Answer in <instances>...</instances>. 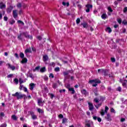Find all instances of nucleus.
I'll return each mask as SVG.
<instances>
[{"mask_svg":"<svg viewBox=\"0 0 127 127\" xmlns=\"http://www.w3.org/2000/svg\"><path fill=\"white\" fill-rule=\"evenodd\" d=\"M19 82L20 83V84H22V83H24V81H23V80L21 79V78L19 79Z\"/></svg>","mask_w":127,"mask_h":127,"instance_id":"nucleus-39","label":"nucleus"},{"mask_svg":"<svg viewBox=\"0 0 127 127\" xmlns=\"http://www.w3.org/2000/svg\"><path fill=\"white\" fill-rule=\"evenodd\" d=\"M13 16L14 18H16V17H17V10H13Z\"/></svg>","mask_w":127,"mask_h":127,"instance_id":"nucleus-10","label":"nucleus"},{"mask_svg":"<svg viewBox=\"0 0 127 127\" xmlns=\"http://www.w3.org/2000/svg\"><path fill=\"white\" fill-rule=\"evenodd\" d=\"M0 117H4V113H3V112H0Z\"/></svg>","mask_w":127,"mask_h":127,"instance_id":"nucleus-49","label":"nucleus"},{"mask_svg":"<svg viewBox=\"0 0 127 127\" xmlns=\"http://www.w3.org/2000/svg\"><path fill=\"white\" fill-rule=\"evenodd\" d=\"M3 19H4V20L5 21H7V17L4 16V17H3Z\"/></svg>","mask_w":127,"mask_h":127,"instance_id":"nucleus-63","label":"nucleus"},{"mask_svg":"<svg viewBox=\"0 0 127 127\" xmlns=\"http://www.w3.org/2000/svg\"><path fill=\"white\" fill-rule=\"evenodd\" d=\"M13 81L16 84V85H17V84H18V79L17 78L14 79Z\"/></svg>","mask_w":127,"mask_h":127,"instance_id":"nucleus-31","label":"nucleus"},{"mask_svg":"<svg viewBox=\"0 0 127 127\" xmlns=\"http://www.w3.org/2000/svg\"><path fill=\"white\" fill-rule=\"evenodd\" d=\"M31 52V48H29L27 49L25 51V53L26 54L27 53H30Z\"/></svg>","mask_w":127,"mask_h":127,"instance_id":"nucleus-19","label":"nucleus"},{"mask_svg":"<svg viewBox=\"0 0 127 127\" xmlns=\"http://www.w3.org/2000/svg\"><path fill=\"white\" fill-rule=\"evenodd\" d=\"M94 83V84H93ZM101 83V80L99 79H95L94 80H90L89 81V84H93L92 87H97L98 84H100Z\"/></svg>","mask_w":127,"mask_h":127,"instance_id":"nucleus-1","label":"nucleus"},{"mask_svg":"<svg viewBox=\"0 0 127 127\" xmlns=\"http://www.w3.org/2000/svg\"><path fill=\"white\" fill-rule=\"evenodd\" d=\"M98 72V73H100V74H104V76H107L108 75L106 73V70L104 69H99Z\"/></svg>","mask_w":127,"mask_h":127,"instance_id":"nucleus-6","label":"nucleus"},{"mask_svg":"<svg viewBox=\"0 0 127 127\" xmlns=\"http://www.w3.org/2000/svg\"><path fill=\"white\" fill-rule=\"evenodd\" d=\"M46 71V68L45 67H43L41 68L40 70V71L41 72V73H43Z\"/></svg>","mask_w":127,"mask_h":127,"instance_id":"nucleus-21","label":"nucleus"},{"mask_svg":"<svg viewBox=\"0 0 127 127\" xmlns=\"http://www.w3.org/2000/svg\"><path fill=\"white\" fill-rule=\"evenodd\" d=\"M107 17H108V16L107 15V14H106V13H103L101 15V18H102V19H106V18H107Z\"/></svg>","mask_w":127,"mask_h":127,"instance_id":"nucleus-17","label":"nucleus"},{"mask_svg":"<svg viewBox=\"0 0 127 127\" xmlns=\"http://www.w3.org/2000/svg\"><path fill=\"white\" fill-rule=\"evenodd\" d=\"M22 34H23V35H24V36H25V37H26V38H29V39H32V38H33L32 36L29 35L28 33L27 32H23Z\"/></svg>","mask_w":127,"mask_h":127,"instance_id":"nucleus-5","label":"nucleus"},{"mask_svg":"<svg viewBox=\"0 0 127 127\" xmlns=\"http://www.w3.org/2000/svg\"><path fill=\"white\" fill-rule=\"evenodd\" d=\"M22 35H23L22 33L18 35L17 38L19 40H22Z\"/></svg>","mask_w":127,"mask_h":127,"instance_id":"nucleus-18","label":"nucleus"},{"mask_svg":"<svg viewBox=\"0 0 127 127\" xmlns=\"http://www.w3.org/2000/svg\"><path fill=\"white\" fill-rule=\"evenodd\" d=\"M28 114L29 115H31V116H32L33 115H34V112L33 111H30L28 112Z\"/></svg>","mask_w":127,"mask_h":127,"instance_id":"nucleus-32","label":"nucleus"},{"mask_svg":"<svg viewBox=\"0 0 127 127\" xmlns=\"http://www.w3.org/2000/svg\"><path fill=\"white\" fill-rule=\"evenodd\" d=\"M94 102H95V103L96 104H98V103H99V99H98V98H94Z\"/></svg>","mask_w":127,"mask_h":127,"instance_id":"nucleus-36","label":"nucleus"},{"mask_svg":"<svg viewBox=\"0 0 127 127\" xmlns=\"http://www.w3.org/2000/svg\"><path fill=\"white\" fill-rule=\"evenodd\" d=\"M50 66H53V67H55V64L53 62L50 64Z\"/></svg>","mask_w":127,"mask_h":127,"instance_id":"nucleus-48","label":"nucleus"},{"mask_svg":"<svg viewBox=\"0 0 127 127\" xmlns=\"http://www.w3.org/2000/svg\"><path fill=\"white\" fill-rule=\"evenodd\" d=\"M86 7H87V8H89L90 9V8H93V5H90V4H87V5H86Z\"/></svg>","mask_w":127,"mask_h":127,"instance_id":"nucleus-27","label":"nucleus"},{"mask_svg":"<svg viewBox=\"0 0 127 127\" xmlns=\"http://www.w3.org/2000/svg\"><path fill=\"white\" fill-rule=\"evenodd\" d=\"M81 25H83V27H84V28H87V27H88V23H82Z\"/></svg>","mask_w":127,"mask_h":127,"instance_id":"nucleus-24","label":"nucleus"},{"mask_svg":"<svg viewBox=\"0 0 127 127\" xmlns=\"http://www.w3.org/2000/svg\"><path fill=\"white\" fill-rule=\"evenodd\" d=\"M29 86H30V90H31V91H32L33 89H34V87H35V84L30 83L29 84Z\"/></svg>","mask_w":127,"mask_h":127,"instance_id":"nucleus-13","label":"nucleus"},{"mask_svg":"<svg viewBox=\"0 0 127 127\" xmlns=\"http://www.w3.org/2000/svg\"><path fill=\"white\" fill-rule=\"evenodd\" d=\"M17 22L18 23H21V24H24V23H23L21 20H18Z\"/></svg>","mask_w":127,"mask_h":127,"instance_id":"nucleus-52","label":"nucleus"},{"mask_svg":"<svg viewBox=\"0 0 127 127\" xmlns=\"http://www.w3.org/2000/svg\"><path fill=\"white\" fill-rule=\"evenodd\" d=\"M63 74L64 77V80H67V79H69V78H70V75H69V74H73V70L64 71Z\"/></svg>","mask_w":127,"mask_h":127,"instance_id":"nucleus-2","label":"nucleus"},{"mask_svg":"<svg viewBox=\"0 0 127 127\" xmlns=\"http://www.w3.org/2000/svg\"><path fill=\"white\" fill-rule=\"evenodd\" d=\"M48 56L47 55H45L43 57V60L44 62H46L48 60Z\"/></svg>","mask_w":127,"mask_h":127,"instance_id":"nucleus-15","label":"nucleus"},{"mask_svg":"<svg viewBox=\"0 0 127 127\" xmlns=\"http://www.w3.org/2000/svg\"><path fill=\"white\" fill-rule=\"evenodd\" d=\"M68 90L70 92H71V94H75V90H74V88H68Z\"/></svg>","mask_w":127,"mask_h":127,"instance_id":"nucleus-20","label":"nucleus"},{"mask_svg":"<svg viewBox=\"0 0 127 127\" xmlns=\"http://www.w3.org/2000/svg\"><path fill=\"white\" fill-rule=\"evenodd\" d=\"M122 85L124 87V88H126L127 89V84L125 82H123L122 83Z\"/></svg>","mask_w":127,"mask_h":127,"instance_id":"nucleus-35","label":"nucleus"},{"mask_svg":"<svg viewBox=\"0 0 127 127\" xmlns=\"http://www.w3.org/2000/svg\"><path fill=\"white\" fill-rule=\"evenodd\" d=\"M49 95L50 96L51 99H53V98H54V94L52 93H49Z\"/></svg>","mask_w":127,"mask_h":127,"instance_id":"nucleus-42","label":"nucleus"},{"mask_svg":"<svg viewBox=\"0 0 127 127\" xmlns=\"http://www.w3.org/2000/svg\"><path fill=\"white\" fill-rule=\"evenodd\" d=\"M39 69H40V66H38L35 67L34 69H33V71L35 72V71H39Z\"/></svg>","mask_w":127,"mask_h":127,"instance_id":"nucleus-26","label":"nucleus"},{"mask_svg":"<svg viewBox=\"0 0 127 127\" xmlns=\"http://www.w3.org/2000/svg\"><path fill=\"white\" fill-rule=\"evenodd\" d=\"M106 120H107L108 122H111L112 121V117L110 114L108 113L107 116L105 117Z\"/></svg>","mask_w":127,"mask_h":127,"instance_id":"nucleus-8","label":"nucleus"},{"mask_svg":"<svg viewBox=\"0 0 127 127\" xmlns=\"http://www.w3.org/2000/svg\"><path fill=\"white\" fill-rule=\"evenodd\" d=\"M37 39H38L39 40H41L42 39V38L41 37V36H40L37 37Z\"/></svg>","mask_w":127,"mask_h":127,"instance_id":"nucleus-60","label":"nucleus"},{"mask_svg":"<svg viewBox=\"0 0 127 127\" xmlns=\"http://www.w3.org/2000/svg\"><path fill=\"white\" fill-rule=\"evenodd\" d=\"M22 64H25L27 63V59L26 58H23L21 62Z\"/></svg>","mask_w":127,"mask_h":127,"instance_id":"nucleus-14","label":"nucleus"},{"mask_svg":"<svg viewBox=\"0 0 127 127\" xmlns=\"http://www.w3.org/2000/svg\"><path fill=\"white\" fill-rule=\"evenodd\" d=\"M88 105L89 111H93L94 110V105H93V103L88 102Z\"/></svg>","mask_w":127,"mask_h":127,"instance_id":"nucleus-7","label":"nucleus"},{"mask_svg":"<svg viewBox=\"0 0 127 127\" xmlns=\"http://www.w3.org/2000/svg\"><path fill=\"white\" fill-rule=\"evenodd\" d=\"M49 77L50 78H54V75H53V73H50V75H49Z\"/></svg>","mask_w":127,"mask_h":127,"instance_id":"nucleus-57","label":"nucleus"},{"mask_svg":"<svg viewBox=\"0 0 127 127\" xmlns=\"http://www.w3.org/2000/svg\"><path fill=\"white\" fill-rule=\"evenodd\" d=\"M127 12V7H125L123 10V12L126 13Z\"/></svg>","mask_w":127,"mask_h":127,"instance_id":"nucleus-51","label":"nucleus"},{"mask_svg":"<svg viewBox=\"0 0 127 127\" xmlns=\"http://www.w3.org/2000/svg\"><path fill=\"white\" fill-rule=\"evenodd\" d=\"M123 24H124V25H127V21L126 20H124L123 22H122Z\"/></svg>","mask_w":127,"mask_h":127,"instance_id":"nucleus-40","label":"nucleus"},{"mask_svg":"<svg viewBox=\"0 0 127 127\" xmlns=\"http://www.w3.org/2000/svg\"><path fill=\"white\" fill-rule=\"evenodd\" d=\"M12 76H13V74H9V75L7 76V78H11V77H12Z\"/></svg>","mask_w":127,"mask_h":127,"instance_id":"nucleus-59","label":"nucleus"},{"mask_svg":"<svg viewBox=\"0 0 127 127\" xmlns=\"http://www.w3.org/2000/svg\"><path fill=\"white\" fill-rule=\"evenodd\" d=\"M108 111H109V107H108L107 106H106L105 111H104V110L102 109L100 112V114L101 116H105V114H107V113H108Z\"/></svg>","mask_w":127,"mask_h":127,"instance_id":"nucleus-4","label":"nucleus"},{"mask_svg":"<svg viewBox=\"0 0 127 127\" xmlns=\"http://www.w3.org/2000/svg\"><path fill=\"white\" fill-rule=\"evenodd\" d=\"M66 122H67V119L64 118L63 119V124H65V123H66Z\"/></svg>","mask_w":127,"mask_h":127,"instance_id":"nucleus-44","label":"nucleus"},{"mask_svg":"<svg viewBox=\"0 0 127 127\" xmlns=\"http://www.w3.org/2000/svg\"><path fill=\"white\" fill-rule=\"evenodd\" d=\"M77 24H79L80 23L81 20H80V18H77L76 20Z\"/></svg>","mask_w":127,"mask_h":127,"instance_id":"nucleus-41","label":"nucleus"},{"mask_svg":"<svg viewBox=\"0 0 127 127\" xmlns=\"http://www.w3.org/2000/svg\"><path fill=\"white\" fill-rule=\"evenodd\" d=\"M11 119L13 120V121H17V117L15 115H12Z\"/></svg>","mask_w":127,"mask_h":127,"instance_id":"nucleus-23","label":"nucleus"},{"mask_svg":"<svg viewBox=\"0 0 127 127\" xmlns=\"http://www.w3.org/2000/svg\"><path fill=\"white\" fill-rule=\"evenodd\" d=\"M117 90L119 91V92H122V87L119 86L117 88Z\"/></svg>","mask_w":127,"mask_h":127,"instance_id":"nucleus-50","label":"nucleus"},{"mask_svg":"<svg viewBox=\"0 0 127 127\" xmlns=\"http://www.w3.org/2000/svg\"><path fill=\"white\" fill-rule=\"evenodd\" d=\"M111 61L112 62H116V59H115L114 58H111Z\"/></svg>","mask_w":127,"mask_h":127,"instance_id":"nucleus-53","label":"nucleus"},{"mask_svg":"<svg viewBox=\"0 0 127 127\" xmlns=\"http://www.w3.org/2000/svg\"><path fill=\"white\" fill-rule=\"evenodd\" d=\"M43 103V102H42V98H40L38 99V104L39 106L42 107L43 106V104H42Z\"/></svg>","mask_w":127,"mask_h":127,"instance_id":"nucleus-11","label":"nucleus"},{"mask_svg":"<svg viewBox=\"0 0 127 127\" xmlns=\"http://www.w3.org/2000/svg\"><path fill=\"white\" fill-rule=\"evenodd\" d=\"M97 121L99 123H101V122H102V119H101V118H97Z\"/></svg>","mask_w":127,"mask_h":127,"instance_id":"nucleus-58","label":"nucleus"},{"mask_svg":"<svg viewBox=\"0 0 127 127\" xmlns=\"http://www.w3.org/2000/svg\"><path fill=\"white\" fill-rule=\"evenodd\" d=\"M23 88V89L24 88V87H23V85L20 84L19 89L21 90H22Z\"/></svg>","mask_w":127,"mask_h":127,"instance_id":"nucleus-46","label":"nucleus"},{"mask_svg":"<svg viewBox=\"0 0 127 127\" xmlns=\"http://www.w3.org/2000/svg\"><path fill=\"white\" fill-rule=\"evenodd\" d=\"M12 96L13 97H16L17 100H19V99H22V98H23L24 94H22L20 92H16L15 93L12 94Z\"/></svg>","mask_w":127,"mask_h":127,"instance_id":"nucleus-3","label":"nucleus"},{"mask_svg":"<svg viewBox=\"0 0 127 127\" xmlns=\"http://www.w3.org/2000/svg\"><path fill=\"white\" fill-rule=\"evenodd\" d=\"M1 127H6V124H2Z\"/></svg>","mask_w":127,"mask_h":127,"instance_id":"nucleus-64","label":"nucleus"},{"mask_svg":"<svg viewBox=\"0 0 127 127\" xmlns=\"http://www.w3.org/2000/svg\"><path fill=\"white\" fill-rule=\"evenodd\" d=\"M53 88L54 89H56V88H57V84H56V83H54V84H53Z\"/></svg>","mask_w":127,"mask_h":127,"instance_id":"nucleus-38","label":"nucleus"},{"mask_svg":"<svg viewBox=\"0 0 127 127\" xmlns=\"http://www.w3.org/2000/svg\"><path fill=\"white\" fill-rule=\"evenodd\" d=\"M20 57L22 59H23V58H24V54L23 53H20Z\"/></svg>","mask_w":127,"mask_h":127,"instance_id":"nucleus-30","label":"nucleus"},{"mask_svg":"<svg viewBox=\"0 0 127 127\" xmlns=\"http://www.w3.org/2000/svg\"><path fill=\"white\" fill-rule=\"evenodd\" d=\"M106 31L107 32H108L109 33H111L112 32V29H111V28H110V27H107L106 29Z\"/></svg>","mask_w":127,"mask_h":127,"instance_id":"nucleus-22","label":"nucleus"},{"mask_svg":"<svg viewBox=\"0 0 127 127\" xmlns=\"http://www.w3.org/2000/svg\"><path fill=\"white\" fill-rule=\"evenodd\" d=\"M5 4H3L2 2H0V8L2 9V8H5Z\"/></svg>","mask_w":127,"mask_h":127,"instance_id":"nucleus-16","label":"nucleus"},{"mask_svg":"<svg viewBox=\"0 0 127 127\" xmlns=\"http://www.w3.org/2000/svg\"><path fill=\"white\" fill-rule=\"evenodd\" d=\"M117 21L118 23H119L120 24H121V23H122V19L121 18L118 19Z\"/></svg>","mask_w":127,"mask_h":127,"instance_id":"nucleus-43","label":"nucleus"},{"mask_svg":"<svg viewBox=\"0 0 127 127\" xmlns=\"http://www.w3.org/2000/svg\"><path fill=\"white\" fill-rule=\"evenodd\" d=\"M37 111L38 113H40L41 114H43V110L40 108H37Z\"/></svg>","mask_w":127,"mask_h":127,"instance_id":"nucleus-28","label":"nucleus"},{"mask_svg":"<svg viewBox=\"0 0 127 127\" xmlns=\"http://www.w3.org/2000/svg\"><path fill=\"white\" fill-rule=\"evenodd\" d=\"M29 76L30 78H31V79H32L33 80V79H34L35 76L33 75V74L32 73H29Z\"/></svg>","mask_w":127,"mask_h":127,"instance_id":"nucleus-29","label":"nucleus"},{"mask_svg":"<svg viewBox=\"0 0 127 127\" xmlns=\"http://www.w3.org/2000/svg\"><path fill=\"white\" fill-rule=\"evenodd\" d=\"M85 126L86 127H91V125L89 123L86 124Z\"/></svg>","mask_w":127,"mask_h":127,"instance_id":"nucleus-61","label":"nucleus"},{"mask_svg":"<svg viewBox=\"0 0 127 127\" xmlns=\"http://www.w3.org/2000/svg\"><path fill=\"white\" fill-rule=\"evenodd\" d=\"M7 66H8V68H9V69H11L12 71L15 70V66L14 65H11L10 64H7Z\"/></svg>","mask_w":127,"mask_h":127,"instance_id":"nucleus-9","label":"nucleus"},{"mask_svg":"<svg viewBox=\"0 0 127 127\" xmlns=\"http://www.w3.org/2000/svg\"><path fill=\"white\" fill-rule=\"evenodd\" d=\"M32 119H33V120H36V119H37V116L34 114L33 115H32Z\"/></svg>","mask_w":127,"mask_h":127,"instance_id":"nucleus-34","label":"nucleus"},{"mask_svg":"<svg viewBox=\"0 0 127 127\" xmlns=\"http://www.w3.org/2000/svg\"><path fill=\"white\" fill-rule=\"evenodd\" d=\"M65 91V89L60 90V93H64Z\"/></svg>","mask_w":127,"mask_h":127,"instance_id":"nucleus-56","label":"nucleus"},{"mask_svg":"<svg viewBox=\"0 0 127 127\" xmlns=\"http://www.w3.org/2000/svg\"><path fill=\"white\" fill-rule=\"evenodd\" d=\"M69 2H66L65 3V1H63V5H64V6H69Z\"/></svg>","mask_w":127,"mask_h":127,"instance_id":"nucleus-25","label":"nucleus"},{"mask_svg":"<svg viewBox=\"0 0 127 127\" xmlns=\"http://www.w3.org/2000/svg\"><path fill=\"white\" fill-rule=\"evenodd\" d=\"M17 6L18 7V8H20V7H21V6H22L21 3H18L17 4Z\"/></svg>","mask_w":127,"mask_h":127,"instance_id":"nucleus-45","label":"nucleus"},{"mask_svg":"<svg viewBox=\"0 0 127 127\" xmlns=\"http://www.w3.org/2000/svg\"><path fill=\"white\" fill-rule=\"evenodd\" d=\"M81 94H82L83 95H85V96H88V95H89L88 92H87V91H86V90L85 89H82L81 90Z\"/></svg>","mask_w":127,"mask_h":127,"instance_id":"nucleus-12","label":"nucleus"},{"mask_svg":"<svg viewBox=\"0 0 127 127\" xmlns=\"http://www.w3.org/2000/svg\"><path fill=\"white\" fill-rule=\"evenodd\" d=\"M93 120H94V121H97L98 117H97V116H93Z\"/></svg>","mask_w":127,"mask_h":127,"instance_id":"nucleus-55","label":"nucleus"},{"mask_svg":"<svg viewBox=\"0 0 127 127\" xmlns=\"http://www.w3.org/2000/svg\"><path fill=\"white\" fill-rule=\"evenodd\" d=\"M108 10L110 11V12H113V9L110 6L108 7Z\"/></svg>","mask_w":127,"mask_h":127,"instance_id":"nucleus-37","label":"nucleus"},{"mask_svg":"<svg viewBox=\"0 0 127 127\" xmlns=\"http://www.w3.org/2000/svg\"><path fill=\"white\" fill-rule=\"evenodd\" d=\"M33 125L34 126H37V125H38V122H33Z\"/></svg>","mask_w":127,"mask_h":127,"instance_id":"nucleus-62","label":"nucleus"},{"mask_svg":"<svg viewBox=\"0 0 127 127\" xmlns=\"http://www.w3.org/2000/svg\"><path fill=\"white\" fill-rule=\"evenodd\" d=\"M55 72H59L60 71V68L59 67H56L55 68Z\"/></svg>","mask_w":127,"mask_h":127,"instance_id":"nucleus-33","label":"nucleus"},{"mask_svg":"<svg viewBox=\"0 0 127 127\" xmlns=\"http://www.w3.org/2000/svg\"><path fill=\"white\" fill-rule=\"evenodd\" d=\"M59 118H60V119H63V118H64L63 115H62V114H60V115H59Z\"/></svg>","mask_w":127,"mask_h":127,"instance_id":"nucleus-54","label":"nucleus"},{"mask_svg":"<svg viewBox=\"0 0 127 127\" xmlns=\"http://www.w3.org/2000/svg\"><path fill=\"white\" fill-rule=\"evenodd\" d=\"M111 113H114V114H116V111H115V109H114V108H111Z\"/></svg>","mask_w":127,"mask_h":127,"instance_id":"nucleus-47","label":"nucleus"}]
</instances>
